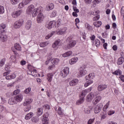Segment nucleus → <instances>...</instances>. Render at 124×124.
<instances>
[{"label": "nucleus", "instance_id": "a19ab883", "mask_svg": "<svg viewBox=\"0 0 124 124\" xmlns=\"http://www.w3.org/2000/svg\"><path fill=\"white\" fill-rule=\"evenodd\" d=\"M10 61L11 62H16L17 60L16 59V57L14 56H12L10 58Z\"/></svg>", "mask_w": 124, "mask_h": 124}, {"label": "nucleus", "instance_id": "2eb2a0df", "mask_svg": "<svg viewBox=\"0 0 124 124\" xmlns=\"http://www.w3.org/2000/svg\"><path fill=\"white\" fill-rule=\"evenodd\" d=\"M16 101L17 102H21L23 100V95L19 94L16 96H14Z\"/></svg>", "mask_w": 124, "mask_h": 124}, {"label": "nucleus", "instance_id": "79ce46f5", "mask_svg": "<svg viewBox=\"0 0 124 124\" xmlns=\"http://www.w3.org/2000/svg\"><path fill=\"white\" fill-rule=\"evenodd\" d=\"M58 114L61 116V117H62L63 116V113H62V108L59 107L58 109Z\"/></svg>", "mask_w": 124, "mask_h": 124}, {"label": "nucleus", "instance_id": "c9c22d12", "mask_svg": "<svg viewBox=\"0 0 124 124\" xmlns=\"http://www.w3.org/2000/svg\"><path fill=\"white\" fill-rule=\"evenodd\" d=\"M112 74H114V75H119L121 76L122 75V71L120 69L117 70L113 72Z\"/></svg>", "mask_w": 124, "mask_h": 124}, {"label": "nucleus", "instance_id": "f3484780", "mask_svg": "<svg viewBox=\"0 0 124 124\" xmlns=\"http://www.w3.org/2000/svg\"><path fill=\"white\" fill-rule=\"evenodd\" d=\"M107 88V85H100L97 87V91L98 92H102L103 90H105Z\"/></svg>", "mask_w": 124, "mask_h": 124}, {"label": "nucleus", "instance_id": "9d476101", "mask_svg": "<svg viewBox=\"0 0 124 124\" xmlns=\"http://www.w3.org/2000/svg\"><path fill=\"white\" fill-rule=\"evenodd\" d=\"M56 26V21L53 20L49 22L47 24V28L48 30H51L52 28H54Z\"/></svg>", "mask_w": 124, "mask_h": 124}, {"label": "nucleus", "instance_id": "c85d7f7f", "mask_svg": "<svg viewBox=\"0 0 124 124\" xmlns=\"http://www.w3.org/2000/svg\"><path fill=\"white\" fill-rule=\"evenodd\" d=\"M31 120L32 123H34V124H36V123H38V121H39V118H38L37 116H35L32 117Z\"/></svg>", "mask_w": 124, "mask_h": 124}, {"label": "nucleus", "instance_id": "052dcab7", "mask_svg": "<svg viewBox=\"0 0 124 124\" xmlns=\"http://www.w3.org/2000/svg\"><path fill=\"white\" fill-rule=\"evenodd\" d=\"M24 5H25V2H24V3H23V2L20 3L18 5V8H23Z\"/></svg>", "mask_w": 124, "mask_h": 124}, {"label": "nucleus", "instance_id": "7c9ffc66", "mask_svg": "<svg viewBox=\"0 0 124 124\" xmlns=\"http://www.w3.org/2000/svg\"><path fill=\"white\" fill-rule=\"evenodd\" d=\"M33 113L30 112L29 113L27 114L25 117V120H30L31 117H33Z\"/></svg>", "mask_w": 124, "mask_h": 124}, {"label": "nucleus", "instance_id": "f704fd0d", "mask_svg": "<svg viewBox=\"0 0 124 124\" xmlns=\"http://www.w3.org/2000/svg\"><path fill=\"white\" fill-rule=\"evenodd\" d=\"M84 100H85V99H84V98L80 97L79 100L77 101V103H76L77 105H80V104H82V103L84 102Z\"/></svg>", "mask_w": 124, "mask_h": 124}, {"label": "nucleus", "instance_id": "a211bd4d", "mask_svg": "<svg viewBox=\"0 0 124 124\" xmlns=\"http://www.w3.org/2000/svg\"><path fill=\"white\" fill-rule=\"evenodd\" d=\"M101 100V96H98L97 97H96L93 99V104H94V105H95V104H97L99 101H100Z\"/></svg>", "mask_w": 124, "mask_h": 124}, {"label": "nucleus", "instance_id": "a878e982", "mask_svg": "<svg viewBox=\"0 0 124 124\" xmlns=\"http://www.w3.org/2000/svg\"><path fill=\"white\" fill-rule=\"evenodd\" d=\"M53 75L52 73H48L47 75V79L49 82H52V79H53Z\"/></svg>", "mask_w": 124, "mask_h": 124}, {"label": "nucleus", "instance_id": "393cba45", "mask_svg": "<svg viewBox=\"0 0 124 124\" xmlns=\"http://www.w3.org/2000/svg\"><path fill=\"white\" fill-rule=\"evenodd\" d=\"M63 71H64V76H67V75H68L69 73V68L67 67H65Z\"/></svg>", "mask_w": 124, "mask_h": 124}, {"label": "nucleus", "instance_id": "bb28decb", "mask_svg": "<svg viewBox=\"0 0 124 124\" xmlns=\"http://www.w3.org/2000/svg\"><path fill=\"white\" fill-rule=\"evenodd\" d=\"M31 102H32V99H28L24 103L23 105L24 106H28V105H30Z\"/></svg>", "mask_w": 124, "mask_h": 124}, {"label": "nucleus", "instance_id": "37998d69", "mask_svg": "<svg viewBox=\"0 0 124 124\" xmlns=\"http://www.w3.org/2000/svg\"><path fill=\"white\" fill-rule=\"evenodd\" d=\"M48 44H49V43L47 42L41 43L40 44V47H42L43 48L44 47H46V46H47V45H48Z\"/></svg>", "mask_w": 124, "mask_h": 124}, {"label": "nucleus", "instance_id": "b1692460", "mask_svg": "<svg viewBox=\"0 0 124 124\" xmlns=\"http://www.w3.org/2000/svg\"><path fill=\"white\" fill-rule=\"evenodd\" d=\"M31 27V20L27 21L25 26L26 29H27V30H30Z\"/></svg>", "mask_w": 124, "mask_h": 124}, {"label": "nucleus", "instance_id": "de8ad7c7", "mask_svg": "<svg viewBox=\"0 0 124 124\" xmlns=\"http://www.w3.org/2000/svg\"><path fill=\"white\" fill-rule=\"evenodd\" d=\"M85 28L89 30V31H90L91 30H92L93 29V27H92V26H91V25H90V24H89V23H85Z\"/></svg>", "mask_w": 124, "mask_h": 124}, {"label": "nucleus", "instance_id": "2f4dec72", "mask_svg": "<svg viewBox=\"0 0 124 124\" xmlns=\"http://www.w3.org/2000/svg\"><path fill=\"white\" fill-rule=\"evenodd\" d=\"M15 48L16 50H17V51H21L22 50V47H21L20 44L18 43L15 44Z\"/></svg>", "mask_w": 124, "mask_h": 124}, {"label": "nucleus", "instance_id": "c756f323", "mask_svg": "<svg viewBox=\"0 0 124 124\" xmlns=\"http://www.w3.org/2000/svg\"><path fill=\"white\" fill-rule=\"evenodd\" d=\"M124 59L123 57H120L117 60V64L119 65H121V64H123L124 62Z\"/></svg>", "mask_w": 124, "mask_h": 124}, {"label": "nucleus", "instance_id": "cd10ccee", "mask_svg": "<svg viewBox=\"0 0 124 124\" xmlns=\"http://www.w3.org/2000/svg\"><path fill=\"white\" fill-rule=\"evenodd\" d=\"M0 38L2 41L4 42V41L7 39V36L5 35L4 34H0Z\"/></svg>", "mask_w": 124, "mask_h": 124}, {"label": "nucleus", "instance_id": "412c9836", "mask_svg": "<svg viewBox=\"0 0 124 124\" xmlns=\"http://www.w3.org/2000/svg\"><path fill=\"white\" fill-rule=\"evenodd\" d=\"M55 5L53 3H51L50 4L47 5L46 6V10L47 11H50V10H52V9H54Z\"/></svg>", "mask_w": 124, "mask_h": 124}, {"label": "nucleus", "instance_id": "4d7b16f0", "mask_svg": "<svg viewBox=\"0 0 124 124\" xmlns=\"http://www.w3.org/2000/svg\"><path fill=\"white\" fill-rule=\"evenodd\" d=\"M5 62V60L4 59H2L0 62V67H2V66H3L4 65V62Z\"/></svg>", "mask_w": 124, "mask_h": 124}, {"label": "nucleus", "instance_id": "ddd939ff", "mask_svg": "<svg viewBox=\"0 0 124 124\" xmlns=\"http://www.w3.org/2000/svg\"><path fill=\"white\" fill-rule=\"evenodd\" d=\"M67 28L64 27L61 30H58L57 31V34H64L66 31Z\"/></svg>", "mask_w": 124, "mask_h": 124}, {"label": "nucleus", "instance_id": "5fc2aeb1", "mask_svg": "<svg viewBox=\"0 0 124 124\" xmlns=\"http://www.w3.org/2000/svg\"><path fill=\"white\" fill-rule=\"evenodd\" d=\"M9 69H10V65L8 64H7V65H6L5 67V70H6V71H10V70H9Z\"/></svg>", "mask_w": 124, "mask_h": 124}, {"label": "nucleus", "instance_id": "f257e3e1", "mask_svg": "<svg viewBox=\"0 0 124 124\" xmlns=\"http://www.w3.org/2000/svg\"><path fill=\"white\" fill-rule=\"evenodd\" d=\"M87 66L85 65L81 66L78 68V77H83V76L87 74Z\"/></svg>", "mask_w": 124, "mask_h": 124}, {"label": "nucleus", "instance_id": "4468645a", "mask_svg": "<svg viewBox=\"0 0 124 124\" xmlns=\"http://www.w3.org/2000/svg\"><path fill=\"white\" fill-rule=\"evenodd\" d=\"M6 26L5 24H1L0 26V34H4V32H5V30L4 29H5V27Z\"/></svg>", "mask_w": 124, "mask_h": 124}, {"label": "nucleus", "instance_id": "338daca9", "mask_svg": "<svg viewBox=\"0 0 124 124\" xmlns=\"http://www.w3.org/2000/svg\"><path fill=\"white\" fill-rule=\"evenodd\" d=\"M18 1V0H11V2L12 4H16Z\"/></svg>", "mask_w": 124, "mask_h": 124}, {"label": "nucleus", "instance_id": "0e129e2a", "mask_svg": "<svg viewBox=\"0 0 124 124\" xmlns=\"http://www.w3.org/2000/svg\"><path fill=\"white\" fill-rule=\"evenodd\" d=\"M99 19V15L93 17V21H97Z\"/></svg>", "mask_w": 124, "mask_h": 124}, {"label": "nucleus", "instance_id": "e2e57ef3", "mask_svg": "<svg viewBox=\"0 0 124 124\" xmlns=\"http://www.w3.org/2000/svg\"><path fill=\"white\" fill-rule=\"evenodd\" d=\"M32 0H24V4L25 5H27L30 3Z\"/></svg>", "mask_w": 124, "mask_h": 124}, {"label": "nucleus", "instance_id": "f8f14e48", "mask_svg": "<svg viewBox=\"0 0 124 124\" xmlns=\"http://www.w3.org/2000/svg\"><path fill=\"white\" fill-rule=\"evenodd\" d=\"M78 79H74L70 81L69 85L71 87H74L78 84Z\"/></svg>", "mask_w": 124, "mask_h": 124}, {"label": "nucleus", "instance_id": "603ef678", "mask_svg": "<svg viewBox=\"0 0 124 124\" xmlns=\"http://www.w3.org/2000/svg\"><path fill=\"white\" fill-rule=\"evenodd\" d=\"M42 108H38V116H41V115H42Z\"/></svg>", "mask_w": 124, "mask_h": 124}, {"label": "nucleus", "instance_id": "49530a36", "mask_svg": "<svg viewBox=\"0 0 124 124\" xmlns=\"http://www.w3.org/2000/svg\"><path fill=\"white\" fill-rule=\"evenodd\" d=\"M95 45L96 47H99V45H100V41H99V40L96 39L95 40Z\"/></svg>", "mask_w": 124, "mask_h": 124}, {"label": "nucleus", "instance_id": "69168bd1", "mask_svg": "<svg viewBox=\"0 0 124 124\" xmlns=\"http://www.w3.org/2000/svg\"><path fill=\"white\" fill-rule=\"evenodd\" d=\"M93 122H94V118L90 119L88 122V124H92Z\"/></svg>", "mask_w": 124, "mask_h": 124}, {"label": "nucleus", "instance_id": "423d86ee", "mask_svg": "<svg viewBox=\"0 0 124 124\" xmlns=\"http://www.w3.org/2000/svg\"><path fill=\"white\" fill-rule=\"evenodd\" d=\"M103 107V105L102 104H100L98 105H97L95 108H94V112L95 114H98L100 111H101V109H102Z\"/></svg>", "mask_w": 124, "mask_h": 124}, {"label": "nucleus", "instance_id": "7ed1b4c3", "mask_svg": "<svg viewBox=\"0 0 124 124\" xmlns=\"http://www.w3.org/2000/svg\"><path fill=\"white\" fill-rule=\"evenodd\" d=\"M23 24H24V20L19 19L15 23L14 27L15 29H19L23 26Z\"/></svg>", "mask_w": 124, "mask_h": 124}, {"label": "nucleus", "instance_id": "c03bdc74", "mask_svg": "<svg viewBox=\"0 0 124 124\" xmlns=\"http://www.w3.org/2000/svg\"><path fill=\"white\" fill-rule=\"evenodd\" d=\"M55 34V31H52L50 33L48 34L46 37V39H49L50 37H52L53 35Z\"/></svg>", "mask_w": 124, "mask_h": 124}, {"label": "nucleus", "instance_id": "680f3d73", "mask_svg": "<svg viewBox=\"0 0 124 124\" xmlns=\"http://www.w3.org/2000/svg\"><path fill=\"white\" fill-rule=\"evenodd\" d=\"M73 9L75 12H77V13H79V9H77V7H75L74 6H73Z\"/></svg>", "mask_w": 124, "mask_h": 124}, {"label": "nucleus", "instance_id": "473e14b6", "mask_svg": "<svg viewBox=\"0 0 124 124\" xmlns=\"http://www.w3.org/2000/svg\"><path fill=\"white\" fill-rule=\"evenodd\" d=\"M93 25H94V26L96 27V28H99V27H100V26L102 25V22H101V21H98L97 22H94L93 23Z\"/></svg>", "mask_w": 124, "mask_h": 124}, {"label": "nucleus", "instance_id": "774afa93", "mask_svg": "<svg viewBox=\"0 0 124 124\" xmlns=\"http://www.w3.org/2000/svg\"><path fill=\"white\" fill-rule=\"evenodd\" d=\"M43 108L45 109H48V110H49V109H50V106H49L48 104H46L44 105Z\"/></svg>", "mask_w": 124, "mask_h": 124}, {"label": "nucleus", "instance_id": "0eeeda50", "mask_svg": "<svg viewBox=\"0 0 124 124\" xmlns=\"http://www.w3.org/2000/svg\"><path fill=\"white\" fill-rule=\"evenodd\" d=\"M34 10V5H31L27 9L26 13L29 15H31L32 12Z\"/></svg>", "mask_w": 124, "mask_h": 124}, {"label": "nucleus", "instance_id": "58836bf2", "mask_svg": "<svg viewBox=\"0 0 124 124\" xmlns=\"http://www.w3.org/2000/svg\"><path fill=\"white\" fill-rule=\"evenodd\" d=\"M14 78H16V75H15L7 76L6 77V80H11V79H14Z\"/></svg>", "mask_w": 124, "mask_h": 124}, {"label": "nucleus", "instance_id": "5701e85b", "mask_svg": "<svg viewBox=\"0 0 124 124\" xmlns=\"http://www.w3.org/2000/svg\"><path fill=\"white\" fill-rule=\"evenodd\" d=\"M88 93V91L85 90L82 91L79 97H81V98H83L85 99V97L86 96V94Z\"/></svg>", "mask_w": 124, "mask_h": 124}, {"label": "nucleus", "instance_id": "3c124183", "mask_svg": "<svg viewBox=\"0 0 124 124\" xmlns=\"http://www.w3.org/2000/svg\"><path fill=\"white\" fill-rule=\"evenodd\" d=\"M4 13V7L2 6H0V14Z\"/></svg>", "mask_w": 124, "mask_h": 124}, {"label": "nucleus", "instance_id": "72a5a7b5", "mask_svg": "<svg viewBox=\"0 0 124 124\" xmlns=\"http://www.w3.org/2000/svg\"><path fill=\"white\" fill-rule=\"evenodd\" d=\"M71 55H72V51H69L62 54V57L66 58V57H69V56H71Z\"/></svg>", "mask_w": 124, "mask_h": 124}, {"label": "nucleus", "instance_id": "6ab92c4d", "mask_svg": "<svg viewBox=\"0 0 124 124\" xmlns=\"http://www.w3.org/2000/svg\"><path fill=\"white\" fill-rule=\"evenodd\" d=\"M8 103H9V104H10L11 105H13L14 104H16V100H15V98L14 96L12 97L9 100Z\"/></svg>", "mask_w": 124, "mask_h": 124}, {"label": "nucleus", "instance_id": "09e8293b", "mask_svg": "<svg viewBox=\"0 0 124 124\" xmlns=\"http://www.w3.org/2000/svg\"><path fill=\"white\" fill-rule=\"evenodd\" d=\"M31 91V88H28L24 90V93H25L28 94L29 93H30Z\"/></svg>", "mask_w": 124, "mask_h": 124}, {"label": "nucleus", "instance_id": "e433bc0d", "mask_svg": "<svg viewBox=\"0 0 124 124\" xmlns=\"http://www.w3.org/2000/svg\"><path fill=\"white\" fill-rule=\"evenodd\" d=\"M89 80L87 81L85 84H84V87L85 88H87L88 86L89 85H91V84H93V81L92 80L88 79Z\"/></svg>", "mask_w": 124, "mask_h": 124}, {"label": "nucleus", "instance_id": "6e6d98bb", "mask_svg": "<svg viewBox=\"0 0 124 124\" xmlns=\"http://www.w3.org/2000/svg\"><path fill=\"white\" fill-rule=\"evenodd\" d=\"M56 15H57V12H56V11H54L52 12L50 16L53 18L54 17H56Z\"/></svg>", "mask_w": 124, "mask_h": 124}, {"label": "nucleus", "instance_id": "9b49d317", "mask_svg": "<svg viewBox=\"0 0 124 124\" xmlns=\"http://www.w3.org/2000/svg\"><path fill=\"white\" fill-rule=\"evenodd\" d=\"M93 97H94V95L93 93H90L87 96L86 101L88 102H91L93 99Z\"/></svg>", "mask_w": 124, "mask_h": 124}, {"label": "nucleus", "instance_id": "20e7f679", "mask_svg": "<svg viewBox=\"0 0 124 124\" xmlns=\"http://www.w3.org/2000/svg\"><path fill=\"white\" fill-rule=\"evenodd\" d=\"M42 10H43V8L42 7H39L35 9H34V10L32 12V17H35L38 13L39 14H40Z\"/></svg>", "mask_w": 124, "mask_h": 124}, {"label": "nucleus", "instance_id": "13d9d810", "mask_svg": "<svg viewBox=\"0 0 124 124\" xmlns=\"http://www.w3.org/2000/svg\"><path fill=\"white\" fill-rule=\"evenodd\" d=\"M108 114L109 116H111V115H113V114H115V111L114 110H109L108 111Z\"/></svg>", "mask_w": 124, "mask_h": 124}, {"label": "nucleus", "instance_id": "bf43d9fd", "mask_svg": "<svg viewBox=\"0 0 124 124\" xmlns=\"http://www.w3.org/2000/svg\"><path fill=\"white\" fill-rule=\"evenodd\" d=\"M84 112L86 114H90L92 110L86 108L84 110Z\"/></svg>", "mask_w": 124, "mask_h": 124}, {"label": "nucleus", "instance_id": "aec40b11", "mask_svg": "<svg viewBox=\"0 0 124 124\" xmlns=\"http://www.w3.org/2000/svg\"><path fill=\"white\" fill-rule=\"evenodd\" d=\"M77 61H78V57H74L73 58H72L69 61V63L70 64H74V63H76L77 62Z\"/></svg>", "mask_w": 124, "mask_h": 124}, {"label": "nucleus", "instance_id": "f03ea898", "mask_svg": "<svg viewBox=\"0 0 124 124\" xmlns=\"http://www.w3.org/2000/svg\"><path fill=\"white\" fill-rule=\"evenodd\" d=\"M67 41L68 44L67 46V49H71L73 47H74L76 45V41L72 39V37L70 36L67 38Z\"/></svg>", "mask_w": 124, "mask_h": 124}, {"label": "nucleus", "instance_id": "dca6fc26", "mask_svg": "<svg viewBox=\"0 0 124 124\" xmlns=\"http://www.w3.org/2000/svg\"><path fill=\"white\" fill-rule=\"evenodd\" d=\"M60 44H61V40L60 39L56 40L52 45V48H57L58 46H60Z\"/></svg>", "mask_w": 124, "mask_h": 124}, {"label": "nucleus", "instance_id": "39448f33", "mask_svg": "<svg viewBox=\"0 0 124 124\" xmlns=\"http://www.w3.org/2000/svg\"><path fill=\"white\" fill-rule=\"evenodd\" d=\"M23 13V10H18L12 13V16L13 18H18L21 14Z\"/></svg>", "mask_w": 124, "mask_h": 124}, {"label": "nucleus", "instance_id": "1a4fd4ad", "mask_svg": "<svg viewBox=\"0 0 124 124\" xmlns=\"http://www.w3.org/2000/svg\"><path fill=\"white\" fill-rule=\"evenodd\" d=\"M48 116H49L48 113H46L45 115H43L42 121L43 124H48Z\"/></svg>", "mask_w": 124, "mask_h": 124}, {"label": "nucleus", "instance_id": "864d4df0", "mask_svg": "<svg viewBox=\"0 0 124 124\" xmlns=\"http://www.w3.org/2000/svg\"><path fill=\"white\" fill-rule=\"evenodd\" d=\"M32 72H33V71H31V70H29L28 71H27L28 74H29L30 75H32V76L35 77V75H33L32 74Z\"/></svg>", "mask_w": 124, "mask_h": 124}, {"label": "nucleus", "instance_id": "8fccbe9b", "mask_svg": "<svg viewBox=\"0 0 124 124\" xmlns=\"http://www.w3.org/2000/svg\"><path fill=\"white\" fill-rule=\"evenodd\" d=\"M20 92H21V91L19 89L16 90L15 91H14L13 94V95H16V94H18V93H20Z\"/></svg>", "mask_w": 124, "mask_h": 124}, {"label": "nucleus", "instance_id": "ea45409f", "mask_svg": "<svg viewBox=\"0 0 124 124\" xmlns=\"http://www.w3.org/2000/svg\"><path fill=\"white\" fill-rule=\"evenodd\" d=\"M28 69L29 70H31L32 71H33L35 72V73H36L37 71L36 69H34V67L31 65H28Z\"/></svg>", "mask_w": 124, "mask_h": 124}, {"label": "nucleus", "instance_id": "4be33fe9", "mask_svg": "<svg viewBox=\"0 0 124 124\" xmlns=\"http://www.w3.org/2000/svg\"><path fill=\"white\" fill-rule=\"evenodd\" d=\"M94 78V74L91 73L85 77L86 80H93Z\"/></svg>", "mask_w": 124, "mask_h": 124}, {"label": "nucleus", "instance_id": "a18cd8bd", "mask_svg": "<svg viewBox=\"0 0 124 124\" xmlns=\"http://www.w3.org/2000/svg\"><path fill=\"white\" fill-rule=\"evenodd\" d=\"M109 104H110V102L108 101L106 105L104 107V108L103 109V111H106L107 109H108V108L109 107Z\"/></svg>", "mask_w": 124, "mask_h": 124}, {"label": "nucleus", "instance_id": "6e6552de", "mask_svg": "<svg viewBox=\"0 0 124 124\" xmlns=\"http://www.w3.org/2000/svg\"><path fill=\"white\" fill-rule=\"evenodd\" d=\"M43 20H44V16H43V14H42L41 12L38 15V17L37 18V22L39 24L40 23H42V22H43Z\"/></svg>", "mask_w": 124, "mask_h": 124}, {"label": "nucleus", "instance_id": "4c0bfd02", "mask_svg": "<svg viewBox=\"0 0 124 124\" xmlns=\"http://www.w3.org/2000/svg\"><path fill=\"white\" fill-rule=\"evenodd\" d=\"M52 63H55V64H58V62H60V59L58 58H54L51 61Z\"/></svg>", "mask_w": 124, "mask_h": 124}]
</instances>
